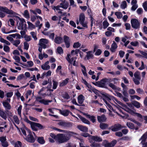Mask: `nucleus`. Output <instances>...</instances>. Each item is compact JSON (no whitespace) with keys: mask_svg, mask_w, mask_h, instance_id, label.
I'll list each match as a JSON object with an SVG mask.
<instances>
[{"mask_svg":"<svg viewBox=\"0 0 147 147\" xmlns=\"http://www.w3.org/2000/svg\"><path fill=\"white\" fill-rule=\"evenodd\" d=\"M0 11H3L10 15L11 17H15V20L17 22L18 28L20 30H23L26 28V22L24 19L17 16L18 14L11 10L8 9L5 7L0 6Z\"/></svg>","mask_w":147,"mask_h":147,"instance_id":"f257e3e1","label":"nucleus"},{"mask_svg":"<svg viewBox=\"0 0 147 147\" xmlns=\"http://www.w3.org/2000/svg\"><path fill=\"white\" fill-rule=\"evenodd\" d=\"M64 134H59L57 135L56 138L57 141L59 143H62L66 142L70 140L71 137L76 134L75 133L68 131H67Z\"/></svg>","mask_w":147,"mask_h":147,"instance_id":"f03ea898","label":"nucleus"},{"mask_svg":"<svg viewBox=\"0 0 147 147\" xmlns=\"http://www.w3.org/2000/svg\"><path fill=\"white\" fill-rule=\"evenodd\" d=\"M51 83L50 84H49L47 87V91H49L50 92L49 94H47L46 93H42V92L45 89V88L43 87L41 89H40V91L38 92V94L40 96L43 97H45L47 96H51L52 95V94L51 92L53 91V90L51 89Z\"/></svg>","mask_w":147,"mask_h":147,"instance_id":"7ed1b4c3","label":"nucleus"},{"mask_svg":"<svg viewBox=\"0 0 147 147\" xmlns=\"http://www.w3.org/2000/svg\"><path fill=\"white\" fill-rule=\"evenodd\" d=\"M131 26L134 28L137 29L140 28V22L136 19H132L131 20Z\"/></svg>","mask_w":147,"mask_h":147,"instance_id":"20e7f679","label":"nucleus"},{"mask_svg":"<svg viewBox=\"0 0 147 147\" xmlns=\"http://www.w3.org/2000/svg\"><path fill=\"white\" fill-rule=\"evenodd\" d=\"M117 142V141L115 140L112 141L111 142H109L106 140L103 141L102 144L105 147H114Z\"/></svg>","mask_w":147,"mask_h":147,"instance_id":"39448f33","label":"nucleus"},{"mask_svg":"<svg viewBox=\"0 0 147 147\" xmlns=\"http://www.w3.org/2000/svg\"><path fill=\"white\" fill-rule=\"evenodd\" d=\"M85 16L84 13H81L79 16V21L80 24L84 27H87L86 22H85Z\"/></svg>","mask_w":147,"mask_h":147,"instance_id":"423d86ee","label":"nucleus"},{"mask_svg":"<svg viewBox=\"0 0 147 147\" xmlns=\"http://www.w3.org/2000/svg\"><path fill=\"white\" fill-rule=\"evenodd\" d=\"M58 124L61 127L63 128L69 127L71 126V124L70 123L64 121H60L58 123Z\"/></svg>","mask_w":147,"mask_h":147,"instance_id":"0eeeda50","label":"nucleus"},{"mask_svg":"<svg viewBox=\"0 0 147 147\" xmlns=\"http://www.w3.org/2000/svg\"><path fill=\"white\" fill-rule=\"evenodd\" d=\"M49 42L48 40L46 39L42 38L40 39L39 44L42 48L45 49L47 47L46 45Z\"/></svg>","mask_w":147,"mask_h":147,"instance_id":"6e6552de","label":"nucleus"},{"mask_svg":"<svg viewBox=\"0 0 147 147\" xmlns=\"http://www.w3.org/2000/svg\"><path fill=\"white\" fill-rule=\"evenodd\" d=\"M36 100L37 101L45 105H48L49 102H51L52 101L51 100H45L43 99H41L40 97H36Z\"/></svg>","mask_w":147,"mask_h":147,"instance_id":"1a4fd4ad","label":"nucleus"},{"mask_svg":"<svg viewBox=\"0 0 147 147\" xmlns=\"http://www.w3.org/2000/svg\"><path fill=\"white\" fill-rule=\"evenodd\" d=\"M110 81L109 79L104 78L102 79L99 84V86L100 87L103 88H107L106 83Z\"/></svg>","mask_w":147,"mask_h":147,"instance_id":"9d476101","label":"nucleus"},{"mask_svg":"<svg viewBox=\"0 0 147 147\" xmlns=\"http://www.w3.org/2000/svg\"><path fill=\"white\" fill-rule=\"evenodd\" d=\"M28 136L26 138V140L30 142H34L35 140L32 134V132L30 131H28Z\"/></svg>","mask_w":147,"mask_h":147,"instance_id":"9b49d317","label":"nucleus"},{"mask_svg":"<svg viewBox=\"0 0 147 147\" xmlns=\"http://www.w3.org/2000/svg\"><path fill=\"white\" fill-rule=\"evenodd\" d=\"M124 127L122 126L120 124H117L112 126L111 127V130L114 131H116L120 130L121 128Z\"/></svg>","mask_w":147,"mask_h":147,"instance_id":"f8f14e48","label":"nucleus"},{"mask_svg":"<svg viewBox=\"0 0 147 147\" xmlns=\"http://www.w3.org/2000/svg\"><path fill=\"white\" fill-rule=\"evenodd\" d=\"M72 55L70 54H68L66 57V59L68 62L71 64H72L73 61L77 59V57H71Z\"/></svg>","mask_w":147,"mask_h":147,"instance_id":"ddd939ff","label":"nucleus"},{"mask_svg":"<svg viewBox=\"0 0 147 147\" xmlns=\"http://www.w3.org/2000/svg\"><path fill=\"white\" fill-rule=\"evenodd\" d=\"M49 61H47L44 64L41 65V67L42 69L44 70H48L50 69V67L49 65Z\"/></svg>","mask_w":147,"mask_h":147,"instance_id":"4468645a","label":"nucleus"},{"mask_svg":"<svg viewBox=\"0 0 147 147\" xmlns=\"http://www.w3.org/2000/svg\"><path fill=\"white\" fill-rule=\"evenodd\" d=\"M69 5V3L67 2L65 3V0L62 1V3H60V6L63 9H67Z\"/></svg>","mask_w":147,"mask_h":147,"instance_id":"2eb2a0df","label":"nucleus"},{"mask_svg":"<svg viewBox=\"0 0 147 147\" xmlns=\"http://www.w3.org/2000/svg\"><path fill=\"white\" fill-rule=\"evenodd\" d=\"M11 119L12 121L14 123H16L17 124H19L20 123V120L17 115H14L13 116L12 118H11Z\"/></svg>","mask_w":147,"mask_h":147,"instance_id":"dca6fc26","label":"nucleus"},{"mask_svg":"<svg viewBox=\"0 0 147 147\" xmlns=\"http://www.w3.org/2000/svg\"><path fill=\"white\" fill-rule=\"evenodd\" d=\"M91 139L94 140L96 142H100L102 141V139L100 136H90Z\"/></svg>","mask_w":147,"mask_h":147,"instance_id":"f3484780","label":"nucleus"},{"mask_svg":"<svg viewBox=\"0 0 147 147\" xmlns=\"http://www.w3.org/2000/svg\"><path fill=\"white\" fill-rule=\"evenodd\" d=\"M64 41L65 42L66 46L67 48H69L70 46L69 41L70 39L69 37L66 36H64Z\"/></svg>","mask_w":147,"mask_h":147,"instance_id":"a211bd4d","label":"nucleus"},{"mask_svg":"<svg viewBox=\"0 0 147 147\" xmlns=\"http://www.w3.org/2000/svg\"><path fill=\"white\" fill-rule=\"evenodd\" d=\"M97 119L99 122H103L105 121L106 120V118L105 115H102L101 116H97Z\"/></svg>","mask_w":147,"mask_h":147,"instance_id":"6ab92c4d","label":"nucleus"},{"mask_svg":"<svg viewBox=\"0 0 147 147\" xmlns=\"http://www.w3.org/2000/svg\"><path fill=\"white\" fill-rule=\"evenodd\" d=\"M85 99L84 97L82 94L79 95L78 97V101L79 104H82Z\"/></svg>","mask_w":147,"mask_h":147,"instance_id":"aec40b11","label":"nucleus"},{"mask_svg":"<svg viewBox=\"0 0 147 147\" xmlns=\"http://www.w3.org/2000/svg\"><path fill=\"white\" fill-rule=\"evenodd\" d=\"M122 106L123 107L122 109L127 112H128L131 114H133V113H134V111L130 109L125 105L123 104V105Z\"/></svg>","mask_w":147,"mask_h":147,"instance_id":"412c9836","label":"nucleus"},{"mask_svg":"<svg viewBox=\"0 0 147 147\" xmlns=\"http://www.w3.org/2000/svg\"><path fill=\"white\" fill-rule=\"evenodd\" d=\"M77 127L79 130L85 132L88 131V128L86 126L80 125L78 126Z\"/></svg>","mask_w":147,"mask_h":147,"instance_id":"4be33fe9","label":"nucleus"},{"mask_svg":"<svg viewBox=\"0 0 147 147\" xmlns=\"http://www.w3.org/2000/svg\"><path fill=\"white\" fill-rule=\"evenodd\" d=\"M3 104L4 107L6 109L10 110L11 108V107L9 103L7 101H4L3 102Z\"/></svg>","mask_w":147,"mask_h":147,"instance_id":"5701e85b","label":"nucleus"},{"mask_svg":"<svg viewBox=\"0 0 147 147\" xmlns=\"http://www.w3.org/2000/svg\"><path fill=\"white\" fill-rule=\"evenodd\" d=\"M59 110L60 113L65 116H67L70 112V111L67 110H65L63 111H62L61 109H59Z\"/></svg>","mask_w":147,"mask_h":147,"instance_id":"b1692460","label":"nucleus"},{"mask_svg":"<svg viewBox=\"0 0 147 147\" xmlns=\"http://www.w3.org/2000/svg\"><path fill=\"white\" fill-rule=\"evenodd\" d=\"M55 42L58 44H59L62 42V38L59 36H56L54 40Z\"/></svg>","mask_w":147,"mask_h":147,"instance_id":"393cba45","label":"nucleus"},{"mask_svg":"<svg viewBox=\"0 0 147 147\" xmlns=\"http://www.w3.org/2000/svg\"><path fill=\"white\" fill-rule=\"evenodd\" d=\"M79 117L82 121L84 123L88 125H90V121L86 119V118L83 117L80 115L79 116Z\"/></svg>","mask_w":147,"mask_h":147,"instance_id":"a878e982","label":"nucleus"},{"mask_svg":"<svg viewBox=\"0 0 147 147\" xmlns=\"http://www.w3.org/2000/svg\"><path fill=\"white\" fill-rule=\"evenodd\" d=\"M86 85L88 88V90L89 91L91 92H93L95 93L97 91V90L96 89L92 87L90 85L88 84Z\"/></svg>","mask_w":147,"mask_h":147,"instance_id":"bb28decb","label":"nucleus"},{"mask_svg":"<svg viewBox=\"0 0 147 147\" xmlns=\"http://www.w3.org/2000/svg\"><path fill=\"white\" fill-rule=\"evenodd\" d=\"M21 129L22 134L25 137H26L27 136L26 132L27 131L28 133V131H30L27 127H25L21 128Z\"/></svg>","mask_w":147,"mask_h":147,"instance_id":"cd10ccee","label":"nucleus"},{"mask_svg":"<svg viewBox=\"0 0 147 147\" xmlns=\"http://www.w3.org/2000/svg\"><path fill=\"white\" fill-rule=\"evenodd\" d=\"M117 47V44L115 42L113 41V43L111 45V48L110 49V50L112 52H114L115 51V49Z\"/></svg>","mask_w":147,"mask_h":147,"instance_id":"c85d7f7f","label":"nucleus"},{"mask_svg":"<svg viewBox=\"0 0 147 147\" xmlns=\"http://www.w3.org/2000/svg\"><path fill=\"white\" fill-rule=\"evenodd\" d=\"M69 79L67 78L65 80H63L62 82H61L59 84V86L60 87L66 85L68 82Z\"/></svg>","mask_w":147,"mask_h":147,"instance_id":"c756f323","label":"nucleus"},{"mask_svg":"<svg viewBox=\"0 0 147 147\" xmlns=\"http://www.w3.org/2000/svg\"><path fill=\"white\" fill-rule=\"evenodd\" d=\"M0 116L5 120L7 119V117L6 113L2 109H0Z\"/></svg>","mask_w":147,"mask_h":147,"instance_id":"7c9ffc66","label":"nucleus"},{"mask_svg":"<svg viewBox=\"0 0 147 147\" xmlns=\"http://www.w3.org/2000/svg\"><path fill=\"white\" fill-rule=\"evenodd\" d=\"M53 83V90L57 88V86L58 84V82L54 80H52Z\"/></svg>","mask_w":147,"mask_h":147,"instance_id":"2f4dec72","label":"nucleus"},{"mask_svg":"<svg viewBox=\"0 0 147 147\" xmlns=\"http://www.w3.org/2000/svg\"><path fill=\"white\" fill-rule=\"evenodd\" d=\"M86 117L90 119V120L93 123H94L96 122L95 117L93 116H91L89 115H86Z\"/></svg>","mask_w":147,"mask_h":147,"instance_id":"473e14b6","label":"nucleus"},{"mask_svg":"<svg viewBox=\"0 0 147 147\" xmlns=\"http://www.w3.org/2000/svg\"><path fill=\"white\" fill-rule=\"evenodd\" d=\"M147 138V132H146L142 136L141 138L139 140L140 141L142 140L141 143H142L143 141H144Z\"/></svg>","mask_w":147,"mask_h":147,"instance_id":"72a5a7b5","label":"nucleus"},{"mask_svg":"<svg viewBox=\"0 0 147 147\" xmlns=\"http://www.w3.org/2000/svg\"><path fill=\"white\" fill-rule=\"evenodd\" d=\"M36 123L33 122L30 125L32 129L34 131H37L38 130L37 127H36Z\"/></svg>","mask_w":147,"mask_h":147,"instance_id":"f704fd0d","label":"nucleus"},{"mask_svg":"<svg viewBox=\"0 0 147 147\" xmlns=\"http://www.w3.org/2000/svg\"><path fill=\"white\" fill-rule=\"evenodd\" d=\"M10 36H11L13 38H16V39H19L21 38V36L20 35L17 33L10 34Z\"/></svg>","mask_w":147,"mask_h":147,"instance_id":"c9c22d12","label":"nucleus"},{"mask_svg":"<svg viewBox=\"0 0 147 147\" xmlns=\"http://www.w3.org/2000/svg\"><path fill=\"white\" fill-rule=\"evenodd\" d=\"M140 72L138 71L136 72L134 74V78H136L139 79V80H141V77L140 76Z\"/></svg>","mask_w":147,"mask_h":147,"instance_id":"e433bc0d","label":"nucleus"},{"mask_svg":"<svg viewBox=\"0 0 147 147\" xmlns=\"http://www.w3.org/2000/svg\"><path fill=\"white\" fill-rule=\"evenodd\" d=\"M37 141L38 143L41 144H44L45 143L43 137H39L38 138Z\"/></svg>","mask_w":147,"mask_h":147,"instance_id":"4c0bfd02","label":"nucleus"},{"mask_svg":"<svg viewBox=\"0 0 147 147\" xmlns=\"http://www.w3.org/2000/svg\"><path fill=\"white\" fill-rule=\"evenodd\" d=\"M108 125L107 124L101 123L100 124V129H104L108 127Z\"/></svg>","mask_w":147,"mask_h":147,"instance_id":"58836bf2","label":"nucleus"},{"mask_svg":"<svg viewBox=\"0 0 147 147\" xmlns=\"http://www.w3.org/2000/svg\"><path fill=\"white\" fill-rule=\"evenodd\" d=\"M79 51H80L79 49L73 50L71 51V54L70 55L72 56H74V55H76L77 56V55Z\"/></svg>","mask_w":147,"mask_h":147,"instance_id":"ea45409f","label":"nucleus"},{"mask_svg":"<svg viewBox=\"0 0 147 147\" xmlns=\"http://www.w3.org/2000/svg\"><path fill=\"white\" fill-rule=\"evenodd\" d=\"M0 41L1 42L3 43L8 45H10V43L9 41L5 40L2 37L0 38Z\"/></svg>","mask_w":147,"mask_h":147,"instance_id":"a19ab883","label":"nucleus"},{"mask_svg":"<svg viewBox=\"0 0 147 147\" xmlns=\"http://www.w3.org/2000/svg\"><path fill=\"white\" fill-rule=\"evenodd\" d=\"M81 135L84 137H88V139L89 140L90 142H91V138H90V136H91L90 135H89L88 133H82Z\"/></svg>","mask_w":147,"mask_h":147,"instance_id":"79ce46f5","label":"nucleus"},{"mask_svg":"<svg viewBox=\"0 0 147 147\" xmlns=\"http://www.w3.org/2000/svg\"><path fill=\"white\" fill-rule=\"evenodd\" d=\"M132 104L136 108H139L140 107V104L137 101H134L132 102Z\"/></svg>","mask_w":147,"mask_h":147,"instance_id":"37998d69","label":"nucleus"},{"mask_svg":"<svg viewBox=\"0 0 147 147\" xmlns=\"http://www.w3.org/2000/svg\"><path fill=\"white\" fill-rule=\"evenodd\" d=\"M24 16L26 18L28 19L30 18V15L29 13L27 10L24 11L23 14Z\"/></svg>","mask_w":147,"mask_h":147,"instance_id":"c03bdc74","label":"nucleus"},{"mask_svg":"<svg viewBox=\"0 0 147 147\" xmlns=\"http://www.w3.org/2000/svg\"><path fill=\"white\" fill-rule=\"evenodd\" d=\"M81 44L79 42H77L74 43L73 45V47L74 48H78L80 47Z\"/></svg>","mask_w":147,"mask_h":147,"instance_id":"a18cd8bd","label":"nucleus"},{"mask_svg":"<svg viewBox=\"0 0 147 147\" xmlns=\"http://www.w3.org/2000/svg\"><path fill=\"white\" fill-rule=\"evenodd\" d=\"M126 125L128 128L131 129H133L134 128V124L131 123L127 122Z\"/></svg>","mask_w":147,"mask_h":147,"instance_id":"49530a36","label":"nucleus"},{"mask_svg":"<svg viewBox=\"0 0 147 147\" xmlns=\"http://www.w3.org/2000/svg\"><path fill=\"white\" fill-rule=\"evenodd\" d=\"M42 26V24H40L39 21H38L35 23V27H38V29H40Z\"/></svg>","mask_w":147,"mask_h":147,"instance_id":"de8ad7c7","label":"nucleus"},{"mask_svg":"<svg viewBox=\"0 0 147 147\" xmlns=\"http://www.w3.org/2000/svg\"><path fill=\"white\" fill-rule=\"evenodd\" d=\"M27 23L28 24L29 28L31 29H32L35 28V26L32 23L29 22H28Z\"/></svg>","mask_w":147,"mask_h":147,"instance_id":"09e8293b","label":"nucleus"},{"mask_svg":"<svg viewBox=\"0 0 147 147\" xmlns=\"http://www.w3.org/2000/svg\"><path fill=\"white\" fill-rule=\"evenodd\" d=\"M103 100L104 102H105L106 106L109 108V109H112V106L109 103H108V101L106 100L105 99V98H103Z\"/></svg>","mask_w":147,"mask_h":147,"instance_id":"8fccbe9b","label":"nucleus"},{"mask_svg":"<svg viewBox=\"0 0 147 147\" xmlns=\"http://www.w3.org/2000/svg\"><path fill=\"white\" fill-rule=\"evenodd\" d=\"M103 95L104 97L103 98H103H105L106 100L107 101H109L111 100V96H109V95L107 94H103Z\"/></svg>","mask_w":147,"mask_h":147,"instance_id":"3c124183","label":"nucleus"},{"mask_svg":"<svg viewBox=\"0 0 147 147\" xmlns=\"http://www.w3.org/2000/svg\"><path fill=\"white\" fill-rule=\"evenodd\" d=\"M102 24L104 29L106 28L109 25V23L106 21H104L103 22Z\"/></svg>","mask_w":147,"mask_h":147,"instance_id":"603ef678","label":"nucleus"},{"mask_svg":"<svg viewBox=\"0 0 147 147\" xmlns=\"http://www.w3.org/2000/svg\"><path fill=\"white\" fill-rule=\"evenodd\" d=\"M120 7L122 9H124L126 8L127 7V4L126 1H124L122 2Z\"/></svg>","mask_w":147,"mask_h":147,"instance_id":"864d4df0","label":"nucleus"},{"mask_svg":"<svg viewBox=\"0 0 147 147\" xmlns=\"http://www.w3.org/2000/svg\"><path fill=\"white\" fill-rule=\"evenodd\" d=\"M87 53L86 57L88 59H89L93 57V55L92 53V52L89 51L87 52Z\"/></svg>","mask_w":147,"mask_h":147,"instance_id":"5fc2aeb1","label":"nucleus"},{"mask_svg":"<svg viewBox=\"0 0 147 147\" xmlns=\"http://www.w3.org/2000/svg\"><path fill=\"white\" fill-rule=\"evenodd\" d=\"M115 14L118 19H121L122 17V14L121 12H115Z\"/></svg>","mask_w":147,"mask_h":147,"instance_id":"6e6d98bb","label":"nucleus"},{"mask_svg":"<svg viewBox=\"0 0 147 147\" xmlns=\"http://www.w3.org/2000/svg\"><path fill=\"white\" fill-rule=\"evenodd\" d=\"M45 35H47L49 36V38L53 40L54 39L55 34L54 33H48L47 34H45Z\"/></svg>","mask_w":147,"mask_h":147,"instance_id":"4d7b16f0","label":"nucleus"},{"mask_svg":"<svg viewBox=\"0 0 147 147\" xmlns=\"http://www.w3.org/2000/svg\"><path fill=\"white\" fill-rule=\"evenodd\" d=\"M27 63V65L26 66L28 67H31L34 65V63L32 61H28Z\"/></svg>","mask_w":147,"mask_h":147,"instance_id":"13d9d810","label":"nucleus"},{"mask_svg":"<svg viewBox=\"0 0 147 147\" xmlns=\"http://www.w3.org/2000/svg\"><path fill=\"white\" fill-rule=\"evenodd\" d=\"M3 50L5 52L8 53L10 51V48L8 46L4 45L3 47Z\"/></svg>","mask_w":147,"mask_h":147,"instance_id":"bf43d9fd","label":"nucleus"},{"mask_svg":"<svg viewBox=\"0 0 147 147\" xmlns=\"http://www.w3.org/2000/svg\"><path fill=\"white\" fill-rule=\"evenodd\" d=\"M20 43V40H16L14 41L13 42V45L17 47L18 45Z\"/></svg>","mask_w":147,"mask_h":147,"instance_id":"052dcab7","label":"nucleus"},{"mask_svg":"<svg viewBox=\"0 0 147 147\" xmlns=\"http://www.w3.org/2000/svg\"><path fill=\"white\" fill-rule=\"evenodd\" d=\"M24 38L25 40L27 41H29L31 39V37L30 36L25 35L24 36Z\"/></svg>","mask_w":147,"mask_h":147,"instance_id":"680f3d73","label":"nucleus"},{"mask_svg":"<svg viewBox=\"0 0 147 147\" xmlns=\"http://www.w3.org/2000/svg\"><path fill=\"white\" fill-rule=\"evenodd\" d=\"M22 106L20 105L17 109L18 114L20 116H21V110L22 109Z\"/></svg>","mask_w":147,"mask_h":147,"instance_id":"e2e57ef3","label":"nucleus"},{"mask_svg":"<svg viewBox=\"0 0 147 147\" xmlns=\"http://www.w3.org/2000/svg\"><path fill=\"white\" fill-rule=\"evenodd\" d=\"M24 49L28 50L29 47V44L27 42H24Z\"/></svg>","mask_w":147,"mask_h":147,"instance_id":"0e129e2a","label":"nucleus"},{"mask_svg":"<svg viewBox=\"0 0 147 147\" xmlns=\"http://www.w3.org/2000/svg\"><path fill=\"white\" fill-rule=\"evenodd\" d=\"M22 144L19 141L16 142L15 144V147H21Z\"/></svg>","mask_w":147,"mask_h":147,"instance_id":"69168bd1","label":"nucleus"},{"mask_svg":"<svg viewBox=\"0 0 147 147\" xmlns=\"http://www.w3.org/2000/svg\"><path fill=\"white\" fill-rule=\"evenodd\" d=\"M63 97L66 99H68L70 97L67 93H65L63 95Z\"/></svg>","mask_w":147,"mask_h":147,"instance_id":"338daca9","label":"nucleus"},{"mask_svg":"<svg viewBox=\"0 0 147 147\" xmlns=\"http://www.w3.org/2000/svg\"><path fill=\"white\" fill-rule=\"evenodd\" d=\"M143 7L144 8V10L146 11H147V1H145L143 3Z\"/></svg>","mask_w":147,"mask_h":147,"instance_id":"774afa93","label":"nucleus"}]
</instances>
